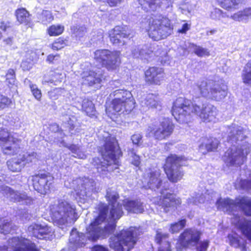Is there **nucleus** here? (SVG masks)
I'll list each match as a JSON object with an SVG mask.
<instances>
[{
  "label": "nucleus",
  "instance_id": "1",
  "mask_svg": "<svg viewBox=\"0 0 251 251\" xmlns=\"http://www.w3.org/2000/svg\"><path fill=\"white\" fill-rule=\"evenodd\" d=\"M105 198L110 206L109 219L114 224L102 227V224L105 222L107 217L108 205L100 202L96 207L98 215L86 228L88 238L93 242L96 241L103 234L104 230L107 233L113 232L115 229L116 223L124 215L123 203L118 201L120 195L117 192L108 189L106 192Z\"/></svg>",
  "mask_w": 251,
  "mask_h": 251
},
{
  "label": "nucleus",
  "instance_id": "2",
  "mask_svg": "<svg viewBox=\"0 0 251 251\" xmlns=\"http://www.w3.org/2000/svg\"><path fill=\"white\" fill-rule=\"evenodd\" d=\"M171 113L177 122L189 124L193 121L194 116H198L203 122H211L216 118L218 110L210 103L201 107L190 99L179 97L173 102Z\"/></svg>",
  "mask_w": 251,
  "mask_h": 251
},
{
  "label": "nucleus",
  "instance_id": "3",
  "mask_svg": "<svg viewBox=\"0 0 251 251\" xmlns=\"http://www.w3.org/2000/svg\"><path fill=\"white\" fill-rule=\"evenodd\" d=\"M103 145L98 149L102 160L98 157H95L91 164L99 172L106 174L119 168V159L123 156V152L116 137L108 135L103 138Z\"/></svg>",
  "mask_w": 251,
  "mask_h": 251
},
{
  "label": "nucleus",
  "instance_id": "4",
  "mask_svg": "<svg viewBox=\"0 0 251 251\" xmlns=\"http://www.w3.org/2000/svg\"><path fill=\"white\" fill-rule=\"evenodd\" d=\"M113 99L107 101L105 111L107 116L113 120L121 115L130 113L136 106L135 100L131 93L124 89H118L111 94Z\"/></svg>",
  "mask_w": 251,
  "mask_h": 251
},
{
  "label": "nucleus",
  "instance_id": "5",
  "mask_svg": "<svg viewBox=\"0 0 251 251\" xmlns=\"http://www.w3.org/2000/svg\"><path fill=\"white\" fill-rule=\"evenodd\" d=\"M187 160L188 158L185 156L178 155L175 153H170L166 157L162 168L170 182L176 183L182 179L184 172L180 168L187 166L183 163Z\"/></svg>",
  "mask_w": 251,
  "mask_h": 251
},
{
  "label": "nucleus",
  "instance_id": "6",
  "mask_svg": "<svg viewBox=\"0 0 251 251\" xmlns=\"http://www.w3.org/2000/svg\"><path fill=\"white\" fill-rule=\"evenodd\" d=\"M75 205L64 199H58L57 203L50 205L49 214L52 222L58 226H62L68 222L71 217L76 215Z\"/></svg>",
  "mask_w": 251,
  "mask_h": 251
},
{
  "label": "nucleus",
  "instance_id": "7",
  "mask_svg": "<svg viewBox=\"0 0 251 251\" xmlns=\"http://www.w3.org/2000/svg\"><path fill=\"white\" fill-rule=\"evenodd\" d=\"M218 209H225L228 214L239 210L247 217H251V198L248 196H238L234 200L219 199L216 203Z\"/></svg>",
  "mask_w": 251,
  "mask_h": 251
},
{
  "label": "nucleus",
  "instance_id": "8",
  "mask_svg": "<svg viewBox=\"0 0 251 251\" xmlns=\"http://www.w3.org/2000/svg\"><path fill=\"white\" fill-rule=\"evenodd\" d=\"M170 21L161 15H153L149 19L148 34L154 41L167 38L172 30Z\"/></svg>",
  "mask_w": 251,
  "mask_h": 251
},
{
  "label": "nucleus",
  "instance_id": "9",
  "mask_svg": "<svg viewBox=\"0 0 251 251\" xmlns=\"http://www.w3.org/2000/svg\"><path fill=\"white\" fill-rule=\"evenodd\" d=\"M94 59L108 71L119 70L122 62L121 52L108 49L97 50L94 53Z\"/></svg>",
  "mask_w": 251,
  "mask_h": 251
},
{
  "label": "nucleus",
  "instance_id": "10",
  "mask_svg": "<svg viewBox=\"0 0 251 251\" xmlns=\"http://www.w3.org/2000/svg\"><path fill=\"white\" fill-rule=\"evenodd\" d=\"M136 243L133 231L129 230H122L119 233L111 236L109 246L115 251H124V246L127 247V251L132 249Z\"/></svg>",
  "mask_w": 251,
  "mask_h": 251
},
{
  "label": "nucleus",
  "instance_id": "11",
  "mask_svg": "<svg viewBox=\"0 0 251 251\" xmlns=\"http://www.w3.org/2000/svg\"><path fill=\"white\" fill-rule=\"evenodd\" d=\"M30 179L33 189L42 195L50 193L54 187V177L49 172L34 174Z\"/></svg>",
  "mask_w": 251,
  "mask_h": 251
},
{
  "label": "nucleus",
  "instance_id": "12",
  "mask_svg": "<svg viewBox=\"0 0 251 251\" xmlns=\"http://www.w3.org/2000/svg\"><path fill=\"white\" fill-rule=\"evenodd\" d=\"M7 243L8 247H0V251H41L35 242L21 235L9 238Z\"/></svg>",
  "mask_w": 251,
  "mask_h": 251
},
{
  "label": "nucleus",
  "instance_id": "13",
  "mask_svg": "<svg viewBox=\"0 0 251 251\" xmlns=\"http://www.w3.org/2000/svg\"><path fill=\"white\" fill-rule=\"evenodd\" d=\"M175 124L169 118H164L158 126L152 125L147 128L149 136H152L155 140L162 141L168 139L173 133Z\"/></svg>",
  "mask_w": 251,
  "mask_h": 251
},
{
  "label": "nucleus",
  "instance_id": "14",
  "mask_svg": "<svg viewBox=\"0 0 251 251\" xmlns=\"http://www.w3.org/2000/svg\"><path fill=\"white\" fill-rule=\"evenodd\" d=\"M161 195L157 197L154 204L163 209L164 213H168L171 210H176L180 207L182 201L180 198L177 197L171 193H164L161 190Z\"/></svg>",
  "mask_w": 251,
  "mask_h": 251
},
{
  "label": "nucleus",
  "instance_id": "15",
  "mask_svg": "<svg viewBox=\"0 0 251 251\" xmlns=\"http://www.w3.org/2000/svg\"><path fill=\"white\" fill-rule=\"evenodd\" d=\"M144 79L148 86H160L166 79L165 69L157 66H149L144 72Z\"/></svg>",
  "mask_w": 251,
  "mask_h": 251
},
{
  "label": "nucleus",
  "instance_id": "16",
  "mask_svg": "<svg viewBox=\"0 0 251 251\" xmlns=\"http://www.w3.org/2000/svg\"><path fill=\"white\" fill-rule=\"evenodd\" d=\"M202 232L194 228L185 229L179 235L177 244L182 249H188L194 243H198Z\"/></svg>",
  "mask_w": 251,
  "mask_h": 251
},
{
  "label": "nucleus",
  "instance_id": "17",
  "mask_svg": "<svg viewBox=\"0 0 251 251\" xmlns=\"http://www.w3.org/2000/svg\"><path fill=\"white\" fill-rule=\"evenodd\" d=\"M130 29L126 25H118L109 31L108 37L112 45H124V39H130Z\"/></svg>",
  "mask_w": 251,
  "mask_h": 251
},
{
  "label": "nucleus",
  "instance_id": "18",
  "mask_svg": "<svg viewBox=\"0 0 251 251\" xmlns=\"http://www.w3.org/2000/svg\"><path fill=\"white\" fill-rule=\"evenodd\" d=\"M21 140L8 134L6 137H0V147L5 154L14 155L21 150Z\"/></svg>",
  "mask_w": 251,
  "mask_h": 251
},
{
  "label": "nucleus",
  "instance_id": "19",
  "mask_svg": "<svg viewBox=\"0 0 251 251\" xmlns=\"http://www.w3.org/2000/svg\"><path fill=\"white\" fill-rule=\"evenodd\" d=\"M33 153L23 154L20 158H11L7 161L8 169L12 172H19L25 164L32 162Z\"/></svg>",
  "mask_w": 251,
  "mask_h": 251
},
{
  "label": "nucleus",
  "instance_id": "20",
  "mask_svg": "<svg viewBox=\"0 0 251 251\" xmlns=\"http://www.w3.org/2000/svg\"><path fill=\"white\" fill-rule=\"evenodd\" d=\"M123 206L128 213H143L144 212L143 203L138 200H125L123 201Z\"/></svg>",
  "mask_w": 251,
  "mask_h": 251
},
{
  "label": "nucleus",
  "instance_id": "21",
  "mask_svg": "<svg viewBox=\"0 0 251 251\" xmlns=\"http://www.w3.org/2000/svg\"><path fill=\"white\" fill-rule=\"evenodd\" d=\"M148 173V181L147 182L149 187L152 189H159L162 185L163 181L161 178V172L159 170H152L150 169Z\"/></svg>",
  "mask_w": 251,
  "mask_h": 251
},
{
  "label": "nucleus",
  "instance_id": "22",
  "mask_svg": "<svg viewBox=\"0 0 251 251\" xmlns=\"http://www.w3.org/2000/svg\"><path fill=\"white\" fill-rule=\"evenodd\" d=\"M28 230L33 237L39 239H44L50 232L48 226L36 223L30 225L28 227Z\"/></svg>",
  "mask_w": 251,
  "mask_h": 251
},
{
  "label": "nucleus",
  "instance_id": "23",
  "mask_svg": "<svg viewBox=\"0 0 251 251\" xmlns=\"http://www.w3.org/2000/svg\"><path fill=\"white\" fill-rule=\"evenodd\" d=\"M225 156L226 157L224 161L229 166L238 164L240 166L243 164L244 157L241 153H237V151H233L230 150L225 152Z\"/></svg>",
  "mask_w": 251,
  "mask_h": 251
},
{
  "label": "nucleus",
  "instance_id": "24",
  "mask_svg": "<svg viewBox=\"0 0 251 251\" xmlns=\"http://www.w3.org/2000/svg\"><path fill=\"white\" fill-rule=\"evenodd\" d=\"M14 15L17 22L19 24L27 25L31 23V15L25 8H17L15 11Z\"/></svg>",
  "mask_w": 251,
  "mask_h": 251
},
{
  "label": "nucleus",
  "instance_id": "25",
  "mask_svg": "<svg viewBox=\"0 0 251 251\" xmlns=\"http://www.w3.org/2000/svg\"><path fill=\"white\" fill-rule=\"evenodd\" d=\"M169 235L167 233L157 232L155 236L156 243L160 246L158 251H171L170 242L168 241Z\"/></svg>",
  "mask_w": 251,
  "mask_h": 251
},
{
  "label": "nucleus",
  "instance_id": "26",
  "mask_svg": "<svg viewBox=\"0 0 251 251\" xmlns=\"http://www.w3.org/2000/svg\"><path fill=\"white\" fill-rule=\"evenodd\" d=\"M83 83L88 86H93L100 84L102 79L97 73L93 71H89L82 77Z\"/></svg>",
  "mask_w": 251,
  "mask_h": 251
},
{
  "label": "nucleus",
  "instance_id": "27",
  "mask_svg": "<svg viewBox=\"0 0 251 251\" xmlns=\"http://www.w3.org/2000/svg\"><path fill=\"white\" fill-rule=\"evenodd\" d=\"M81 111L91 118L97 117V111L95 104L88 99H84L82 102Z\"/></svg>",
  "mask_w": 251,
  "mask_h": 251
},
{
  "label": "nucleus",
  "instance_id": "28",
  "mask_svg": "<svg viewBox=\"0 0 251 251\" xmlns=\"http://www.w3.org/2000/svg\"><path fill=\"white\" fill-rule=\"evenodd\" d=\"M218 4L222 8L229 11L239 8L242 4V0H216Z\"/></svg>",
  "mask_w": 251,
  "mask_h": 251
},
{
  "label": "nucleus",
  "instance_id": "29",
  "mask_svg": "<svg viewBox=\"0 0 251 251\" xmlns=\"http://www.w3.org/2000/svg\"><path fill=\"white\" fill-rule=\"evenodd\" d=\"M236 225L242 234L251 242V220H245L244 221H239Z\"/></svg>",
  "mask_w": 251,
  "mask_h": 251
},
{
  "label": "nucleus",
  "instance_id": "30",
  "mask_svg": "<svg viewBox=\"0 0 251 251\" xmlns=\"http://www.w3.org/2000/svg\"><path fill=\"white\" fill-rule=\"evenodd\" d=\"M61 73H59L57 69L50 70L43 77V84L54 83L61 82Z\"/></svg>",
  "mask_w": 251,
  "mask_h": 251
},
{
  "label": "nucleus",
  "instance_id": "31",
  "mask_svg": "<svg viewBox=\"0 0 251 251\" xmlns=\"http://www.w3.org/2000/svg\"><path fill=\"white\" fill-rule=\"evenodd\" d=\"M229 244L236 249H240L242 251H247V243H241L240 237L236 234H228L227 236Z\"/></svg>",
  "mask_w": 251,
  "mask_h": 251
},
{
  "label": "nucleus",
  "instance_id": "32",
  "mask_svg": "<svg viewBox=\"0 0 251 251\" xmlns=\"http://www.w3.org/2000/svg\"><path fill=\"white\" fill-rule=\"evenodd\" d=\"M241 77L244 84L251 86V59L248 60L245 65Z\"/></svg>",
  "mask_w": 251,
  "mask_h": 251
},
{
  "label": "nucleus",
  "instance_id": "33",
  "mask_svg": "<svg viewBox=\"0 0 251 251\" xmlns=\"http://www.w3.org/2000/svg\"><path fill=\"white\" fill-rule=\"evenodd\" d=\"M65 30V27L61 24H52L46 29L47 34L50 37H57L61 35Z\"/></svg>",
  "mask_w": 251,
  "mask_h": 251
},
{
  "label": "nucleus",
  "instance_id": "34",
  "mask_svg": "<svg viewBox=\"0 0 251 251\" xmlns=\"http://www.w3.org/2000/svg\"><path fill=\"white\" fill-rule=\"evenodd\" d=\"M68 45L67 37H59L55 39L50 45V48L54 51L60 50Z\"/></svg>",
  "mask_w": 251,
  "mask_h": 251
},
{
  "label": "nucleus",
  "instance_id": "35",
  "mask_svg": "<svg viewBox=\"0 0 251 251\" xmlns=\"http://www.w3.org/2000/svg\"><path fill=\"white\" fill-rule=\"evenodd\" d=\"M251 16V7H246L231 16V18L234 21H241L247 19Z\"/></svg>",
  "mask_w": 251,
  "mask_h": 251
},
{
  "label": "nucleus",
  "instance_id": "36",
  "mask_svg": "<svg viewBox=\"0 0 251 251\" xmlns=\"http://www.w3.org/2000/svg\"><path fill=\"white\" fill-rule=\"evenodd\" d=\"M186 220L182 219L178 222H174L170 224L169 231L172 233H177L185 227L186 225Z\"/></svg>",
  "mask_w": 251,
  "mask_h": 251
},
{
  "label": "nucleus",
  "instance_id": "37",
  "mask_svg": "<svg viewBox=\"0 0 251 251\" xmlns=\"http://www.w3.org/2000/svg\"><path fill=\"white\" fill-rule=\"evenodd\" d=\"M13 229L12 222L3 218H0V232L4 235L9 233Z\"/></svg>",
  "mask_w": 251,
  "mask_h": 251
},
{
  "label": "nucleus",
  "instance_id": "38",
  "mask_svg": "<svg viewBox=\"0 0 251 251\" xmlns=\"http://www.w3.org/2000/svg\"><path fill=\"white\" fill-rule=\"evenodd\" d=\"M16 73L13 69H9L5 75V83L9 88H12L15 84Z\"/></svg>",
  "mask_w": 251,
  "mask_h": 251
},
{
  "label": "nucleus",
  "instance_id": "39",
  "mask_svg": "<svg viewBox=\"0 0 251 251\" xmlns=\"http://www.w3.org/2000/svg\"><path fill=\"white\" fill-rule=\"evenodd\" d=\"M146 104L151 108H156L160 105V100L158 95L150 94L146 99Z\"/></svg>",
  "mask_w": 251,
  "mask_h": 251
},
{
  "label": "nucleus",
  "instance_id": "40",
  "mask_svg": "<svg viewBox=\"0 0 251 251\" xmlns=\"http://www.w3.org/2000/svg\"><path fill=\"white\" fill-rule=\"evenodd\" d=\"M40 20L44 24H47L53 21L54 17L51 11L43 10L40 15Z\"/></svg>",
  "mask_w": 251,
  "mask_h": 251
},
{
  "label": "nucleus",
  "instance_id": "41",
  "mask_svg": "<svg viewBox=\"0 0 251 251\" xmlns=\"http://www.w3.org/2000/svg\"><path fill=\"white\" fill-rule=\"evenodd\" d=\"M12 104L11 99L0 92V111L8 108Z\"/></svg>",
  "mask_w": 251,
  "mask_h": 251
},
{
  "label": "nucleus",
  "instance_id": "42",
  "mask_svg": "<svg viewBox=\"0 0 251 251\" xmlns=\"http://www.w3.org/2000/svg\"><path fill=\"white\" fill-rule=\"evenodd\" d=\"M157 0H138L142 8L146 11H148L157 6Z\"/></svg>",
  "mask_w": 251,
  "mask_h": 251
},
{
  "label": "nucleus",
  "instance_id": "43",
  "mask_svg": "<svg viewBox=\"0 0 251 251\" xmlns=\"http://www.w3.org/2000/svg\"><path fill=\"white\" fill-rule=\"evenodd\" d=\"M193 47H195L194 53L200 57L209 56L210 54L209 51L207 49L194 44H193Z\"/></svg>",
  "mask_w": 251,
  "mask_h": 251
},
{
  "label": "nucleus",
  "instance_id": "44",
  "mask_svg": "<svg viewBox=\"0 0 251 251\" xmlns=\"http://www.w3.org/2000/svg\"><path fill=\"white\" fill-rule=\"evenodd\" d=\"M220 142L216 139H211L205 145V148L208 152L215 151L217 150Z\"/></svg>",
  "mask_w": 251,
  "mask_h": 251
},
{
  "label": "nucleus",
  "instance_id": "45",
  "mask_svg": "<svg viewBox=\"0 0 251 251\" xmlns=\"http://www.w3.org/2000/svg\"><path fill=\"white\" fill-rule=\"evenodd\" d=\"M64 91V89L61 88H55L48 92V96L50 99L53 100H56L60 97Z\"/></svg>",
  "mask_w": 251,
  "mask_h": 251
},
{
  "label": "nucleus",
  "instance_id": "46",
  "mask_svg": "<svg viewBox=\"0 0 251 251\" xmlns=\"http://www.w3.org/2000/svg\"><path fill=\"white\" fill-rule=\"evenodd\" d=\"M29 87L34 97L37 100L40 101L42 96L41 90L34 84L30 83Z\"/></svg>",
  "mask_w": 251,
  "mask_h": 251
},
{
  "label": "nucleus",
  "instance_id": "47",
  "mask_svg": "<svg viewBox=\"0 0 251 251\" xmlns=\"http://www.w3.org/2000/svg\"><path fill=\"white\" fill-rule=\"evenodd\" d=\"M209 241L207 239L199 241L198 243H194L197 251H207L209 246Z\"/></svg>",
  "mask_w": 251,
  "mask_h": 251
},
{
  "label": "nucleus",
  "instance_id": "48",
  "mask_svg": "<svg viewBox=\"0 0 251 251\" xmlns=\"http://www.w3.org/2000/svg\"><path fill=\"white\" fill-rule=\"evenodd\" d=\"M129 151L131 154V156L132 158V164L136 167H139L141 164L140 156L136 154L133 149H130Z\"/></svg>",
  "mask_w": 251,
  "mask_h": 251
},
{
  "label": "nucleus",
  "instance_id": "49",
  "mask_svg": "<svg viewBox=\"0 0 251 251\" xmlns=\"http://www.w3.org/2000/svg\"><path fill=\"white\" fill-rule=\"evenodd\" d=\"M239 184L241 188L242 189H251V179H240Z\"/></svg>",
  "mask_w": 251,
  "mask_h": 251
},
{
  "label": "nucleus",
  "instance_id": "50",
  "mask_svg": "<svg viewBox=\"0 0 251 251\" xmlns=\"http://www.w3.org/2000/svg\"><path fill=\"white\" fill-rule=\"evenodd\" d=\"M13 27L12 23L10 21H1L0 23V29L3 32L11 29Z\"/></svg>",
  "mask_w": 251,
  "mask_h": 251
},
{
  "label": "nucleus",
  "instance_id": "51",
  "mask_svg": "<svg viewBox=\"0 0 251 251\" xmlns=\"http://www.w3.org/2000/svg\"><path fill=\"white\" fill-rule=\"evenodd\" d=\"M74 33H76L78 35L82 36L87 31V28L85 26H74L72 28Z\"/></svg>",
  "mask_w": 251,
  "mask_h": 251
},
{
  "label": "nucleus",
  "instance_id": "52",
  "mask_svg": "<svg viewBox=\"0 0 251 251\" xmlns=\"http://www.w3.org/2000/svg\"><path fill=\"white\" fill-rule=\"evenodd\" d=\"M142 136L140 134H134L131 139L133 144L139 146L141 142Z\"/></svg>",
  "mask_w": 251,
  "mask_h": 251
},
{
  "label": "nucleus",
  "instance_id": "53",
  "mask_svg": "<svg viewBox=\"0 0 251 251\" xmlns=\"http://www.w3.org/2000/svg\"><path fill=\"white\" fill-rule=\"evenodd\" d=\"M124 0H105V2L110 7H116L120 4Z\"/></svg>",
  "mask_w": 251,
  "mask_h": 251
},
{
  "label": "nucleus",
  "instance_id": "54",
  "mask_svg": "<svg viewBox=\"0 0 251 251\" xmlns=\"http://www.w3.org/2000/svg\"><path fill=\"white\" fill-rule=\"evenodd\" d=\"M190 28V25L188 23L184 24L181 28L177 30V33L185 34L186 32Z\"/></svg>",
  "mask_w": 251,
  "mask_h": 251
},
{
  "label": "nucleus",
  "instance_id": "55",
  "mask_svg": "<svg viewBox=\"0 0 251 251\" xmlns=\"http://www.w3.org/2000/svg\"><path fill=\"white\" fill-rule=\"evenodd\" d=\"M92 251H109V250L103 246L96 245L93 247Z\"/></svg>",
  "mask_w": 251,
  "mask_h": 251
},
{
  "label": "nucleus",
  "instance_id": "56",
  "mask_svg": "<svg viewBox=\"0 0 251 251\" xmlns=\"http://www.w3.org/2000/svg\"><path fill=\"white\" fill-rule=\"evenodd\" d=\"M56 57H60L59 54H56L55 55H54L53 54H50L47 56L46 61L49 64H53V61Z\"/></svg>",
  "mask_w": 251,
  "mask_h": 251
},
{
  "label": "nucleus",
  "instance_id": "57",
  "mask_svg": "<svg viewBox=\"0 0 251 251\" xmlns=\"http://www.w3.org/2000/svg\"><path fill=\"white\" fill-rule=\"evenodd\" d=\"M21 67L24 71H27L31 68L30 63L27 60H23L21 64Z\"/></svg>",
  "mask_w": 251,
  "mask_h": 251
},
{
  "label": "nucleus",
  "instance_id": "58",
  "mask_svg": "<svg viewBox=\"0 0 251 251\" xmlns=\"http://www.w3.org/2000/svg\"><path fill=\"white\" fill-rule=\"evenodd\" d=\"M221 90H219V89H217L215 88H212L210 89V92L211 93V94L214 97H215L216 98L217 97V96H216L215 95L217 93H220L221 92Z\"/></svg>",
  "mask_w": 251,
  "mask_h": 251
},
{
  "label": "nucleus",
  "instance_id": "59",
  "mask_svg": "<svg viewBox=\"0 0 251 251\" xmlns=\"http://www.w3.org/2000/svg\"><path fill=\"white\" fill-rule=\"evenodd\" d=\"M68 149L70 150L73 153H75L78 150V147L75 145H71Z\"/></svg>",
  "mask_w": 251,
  "mask_h": 251
},
{
  "label": "nucleus",
  "instance_id": "60",
  "mask_svg": "<svg viewBox=\"0 0 251 251\" xmlns=\"http://www.w3.org/2000/svg\"><path fill=\"white\" fill-rule=\"evenodd\" d=\"M4 42L6 45H11L12 43V37H8L4 40Z\"/></svg>",
  "mask_w": 251,
  "mask_h": 251
},
{
  "label": "nucleus",
  "instance_id": "61",
  "mask_svg": "<svg viewBox=\"0 0 251 251\" xmlns=\"http://www.w3.org/2000/svg\"><path fill=\"white\" fill-rule=\"evenodd\" d=\"M76 240H75V242L74 243L76 247H81L82 246H85V244L83 242H76Z\"/></svg>",
  "mask_w": 251,
  "mask_h": 251
},
{
  "label": "nucleus",
  "instance_id": "62",
  "mask_svg": "<svg viewBox=\"0 0 251 251\" xmlns=\"http://www.w3.org/2000/svg\"><path fill=\"white\" fill-rule=\"evenodd\" d=\"M159 60L161 64H164L166 62L167 59H165L163 60V59L159 58Z\"/></svg>",
  "mask_w": 251,
  "mask_h": 251
},
{
  "label": "nucleus",
  "instance_id": "63",
  "mask_svg": "<svg viewBox=\"0 0 251 251\" xmlns=\"http://www.w3.org/2000/svg\"><path fill=\"white\" fill-rule=\"evenodd\" d=\"M75 128V126L73 124L70 125L69 126V130H73Z\"/></svg>",
  "mask_w": 251,
  "mask_h": 251
},
{
  "label": "nucleus",
  "instance_id": "64",
  "mask_svg": "<svg viewBox=\"0 0 251 251\" xmlns=\"http://www.w3.org/2000/svg\"><path fill=\"white\" fill-rule=\"evenodd\" d=\"M2 37H3L2 33L1 31L0 30V41L2 39Z\"/></svg>",
  "mask_w": 251,
  "mask_h": 251
}]
</instances>
